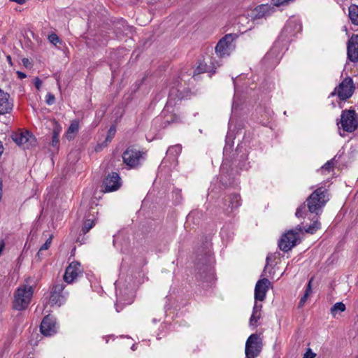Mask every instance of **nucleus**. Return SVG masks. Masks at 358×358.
Here are the masks:
<instances>
[{
	"label": "nucleus",
	"instance_id": "nucleus-27",
	"mask_svg": "<svg viewBox=\"0 0 358 358\" xmlns=\"http://www.w3.org/2000/svg\"><path fill=\"white\" fill-rule=\"evenodd\" d=\"M94 225L95 219L94 217L86 219V220L84 222L83 227L82 228L83 234H87Z\"/></svg>",
	"mask_w": 358,
	"mask_h": 358
},
{
	"label": "nucleus",
	"instance_id": "nucleus-16",
	"mask_svg": "<svg viewBox=\"0 0 358 358\" xmlns=\"http://www.w3.org/2000/svg\"><path fill=\"white\" fill-rule=\"evenodd\" d=\"M271 282L267 278L259 280L255 287V300L262 301L265 299Z\"/></svg>",
	"mask_w": 358,
	"mask_h": 358
},
{
	"label": "nucleus",
	"instance_id": "nucleus-3",
	"mask_svg": "<svg viewBox=\"0 0 358 358\" xmlns=\"http://www.w3.org/2000/svg\"><path fill=\"white\" fill-rule=\"evenodd\" d=\"M34 293L32 286L21 285L14 295L13 308L17 310H25L31 302Z\"/></svg>",
	"mask_w": 358,
	"mask_h": 358
},
{
	"label": "nucleus",
	"instance_id": "nucleus-4",
	"mask_svg": "<svg viewBox=\"0 0 358 358\" xmlns=\"http://www.w3.org/2000/svg\"><path fill=\"white\" fill-rule=\"evenodd\" d=\"M339 129L346 132H353L358 128V116L353 109L343 110L341 119L337 122Z\"/></svg>",
	"mask_w": 358,
	"mask_h": 358
},
{
	"label": "nucleus",
	"instance_id": "nucleus-47",
	"mask_svg": "<svg viewBox=\"0 0 358 358\" xmlns=\"http://www.w3.org/2000/svg\"><path fill=\"white\" fill-rule=\"evenodd\" d=\"M22 62L25 66H27L28 64L29 63V59L27 58L23 59Z\"/></svg>",
	"mask_w": 358,
	"mask_h": 358
},
{
	"label": "nucleus",
	"instance_id": "nucleus-18",
	"mask_svg": "<svg viewBox=\"0 0 358 358\" xmlns=\"http://www.w3.org/2000/svg\"><path fill=\"white\" fill-rule=\"evenodd\" d=\"M347 55L348 59L351 62H358V34H353L348 40Z\"/></svg>",
	"mask_w": 358,
	"mask_h": 358
},
{
	"label": "nucleus",
	"instance_id": "nucleus-35",
	"mask_svg": "<svg viewBox=\"0 0 358 358\" xmlns=\"http://www.w3.org/2000/svg\"><path fill=\"white\" fill-rule=\"evenodd\" d=\"M116 131L115 127H111L108 130V135L106 138V141H110Z\"/></svg>",
	"mask_w": 358,
	"mask_h": 358
},
{
	"label": "nucleus",
	"instance_id": "nucleus-33",
	"mask_svg": "<svg viewBox=\"0 0 358 358\" xmlns=\"http://www.w3.org/2000/svg\"><path fill=\"white\" fill-rule=\"evenodd\" d=\"M232 147H233V142H230L229 136H227V139H226V144L224 148V155H227L228 152H230Z\"/></svg>",
	"mask_w": 358,
	"mask_h": 358
},
{
	"label": "nucleus",
	"instance_id": "nucleus-10",
	"mask_svg": "<svg viewBox=\"0 0 358 358\" xmlns=\"http://www.w3.org/2000/svg\"><path fill=\"white\" fill-rule=\"evenodd\" d=\"M64 288L65 285L63 282L57 283L53 285L50 296V303L52 305L60 306L66 301L69 293L64 292Z\"/></svg>",
	"mask_w": 358,
	"mask_h": 358
},
{
	"label": "nucleus",
	"instance_id": "nucleus-24",
	"mask_svg": "<svg viewBox=\"0 0 358 358\" xmlns=\"http://www.w3.org/2000/svg\"><path fill=\"white\" fill-rule=\"evenodd\" d=\"M349 17L352 23L358 26V6L352 4L349 7Z\"/></svg>",
	"mask_w": 358,
	"mask_h": 358
},
{
	"label": "nucleus",
	"instance_id": "nucleus-32",
	"mask_svg": "<svg viewBox=\"0 0 358 358\" xmlns=\"http://www.w3.org/2000/svg\"><path fill=\"white\" fill-rule=\"evenodd\" d=\"M48 40L49 41L54 44V45H57V43H61L62 41L61 40L59 39V38L58 37V36L55 34H51L48 36Z\"/></svg>",
	"mask_w": 358,
	"mask_h": 358
},
{
	"label": "nucleus",
	"instance_id": "nucleus-40",
	"mask_svg": "<svg viewBox=\"0 0 358 358\" xmlns=\"http://www.w3.org/2000/svg\"><path fill=\"white\" fill-rule=\"evenodd\" d=\"M228 169V164L226 162V159L224 160L223 163L221 165L220 171L222 172V174L227 173Z\"/></svg>",
	"mask_w": 358,
	"mask_h": 358
},
{
	"label": "nucleus",
	"instance_id": "nucleus-39",
	"mask_svg": "<svg viewBox=\"0 0 358 358\" xmlns=\"http://www.w3.org/2000/svg\"><path fill=\"white\" fill-rule=\"evenodd\" d=\"M257 301H255L252 311L258 312V313H261L262 305V304H258Z\"/></svg>",
	"mask_w": 358,
	"mask_h": 358
},
{
	"label": "nucleus",
	"instance_id": "nucleus-21",
	"mask_svg": "<svg viewBox=\"0 0 358 358\" xmlns=\"http://www.w3.org/2000/svg\"><path fill=\"white\" fill-rule=\"evenodd\" d=\"M224 206H227L224 210L227 213H231L235 208L241 206V196L238 194L229 195L224 199Z\"/></svg>",
	"mask_w": 358,
	"mask_h": 358
},
{
	"label": "nucleus",
	"instance_id": "nucleus-50",
	"mask_svg": "<svg viewBox=\"0 0 358 358\" xmlns=\"http://www.w3.org/2000/svg\"><path fill=\"white\" fill-rule=\"evenodd\" d=\"M131 349H132L133 350H135V345H133V346L131 347Z\"/></svg>",
	"mask_w": 358,
	"mask_h": 358
},
{
	"label": "nucleus",
	"instance_id": "nucleus-20",
	"mask_svg": "<svg viewBox=\"0 0 358 358\" xmlns=\"http://www.w3.org/2000/svg\"><path fill=\"white\" fill-rule=\"evenodd\" d=\"M13 108L10 94L0 89V115L9 113Z\"/></svg>",
	"mask_w": 358,
	"mask_h": 358
},
{
	"label": "nucleus",
	"instance_id": "nucleus-28",
	"mask_svg": "<svg viewBox=\"0 0 358 358\" xmlns=\"http://www.w3.org/2000/svg\"><path fill=\"white\" fill-rule=\"evenodd\" d=\"M182 151V145L176 144L175 145L170 146L167 150V154L173 155L174 157H178Z\"/></svg>",
	"mask_w": 358,
	"mask_h": 358
},
{
	"label": "nucleus",
	"instance_id": "nucleus-22",
	"mask_svg": "<svg viewBox=\"0 0 358 358\" xmlns=\"http://www.w3.org/2000/svg\"><path fill=\"white\" fill-rule=\"evenodd\" d=\"M62 131V127L59 125H55L52 130V143L51 145L58 150L59 145V134Z\"/></svg>",
	"mask_w": 358,
	"mask_h": 358
},
{
	"label": "nucleus",
	"instance_id": "nucleus-2",
	"mask_svg": "<svg viewBox=\"0 0 358 358\" xmlns=\"http://www.w3.org/2000/svg\"><path fill=\"white\" fill-rule=\"evenodd\" d=\"M196 264L201 279L208 280L213 278L212 257L208 245L206 246L203 254L198 255Z\"/></svg>",
	"mask_w": 358,
	"mask_h": 358
},
{
	"label": "nucleus",
	"instance_id": "nucleus-6",
	"mask_svg": "<svg viewBox=\"0 0 358 358\" xmlns=\"http://www.w3.org/2000/svg\"><path fill=\"white\" fill-rule=\"evenodd\" d=\"M144 155L134 147H129L122 154L123 162L131 169L136 168L144 160Z\"/></svg>",
	"mask_w": 358,
	"mask_h": 358
},
{
	"label": "nucleus",
	"instance_id": "nucleus-29",
	"mask_svg": "<svg viewBox=\"0 0 358 358\" xmlns=\"http://www.w3.org/2000/svg\"><path fill=\"white\" fill-rule=\"evenodd\" d=\"M335 165V159L333 158L331 160L326 162L321 168L322 171L330 172L333 170Z\"/></svg>",
	"mask_w": 358,
	"mask_h": 358
},
{
	"label": "nucleus",
	"instance_id": "nucleus-42",
	"mask_svg": "<svg viewBox=\"0 0 358 358\" xmlns=\"http://www.w3.org/2000/svg\"><path fill=\"white\" fill-rule=\"evenodd\" d=\"M308 296L307 294H304V295L301 298L299 303V307H302L304 305L306 301L307 300Z\"/></svg>",
	"mask_w": 358,
	"mask_h": 358
},
{
	"label": "nucleus",
	"instance_id": "nucleus-11",
	"mask_svg": "<svg viewBox=\"0 0 358 358\" xmlns=\"http://www.w3.org/2000/svg\"><path fill=\"white\" fill-rule=\"evenodd\" d=\"M301 29L302 26L299 20L296 19H289L281 32L280 38L282 40H289L292 36L300 33Z\"/></svg>",
	"mask_w": 358,
	"mask_h": 358
},
{
	"label": "nucleus",
	"instance_id": "nucleus-19",
	"mask_svg": "<svg viewBox=\"0 0 358 358\" xmlns=\"http://www.w3.org/2000/svg\"><path fill=\"white\" fill-rule=\"evenodd\" d=\"M275 7L278 6L273 3V0L270 3L261 4L255 8V16L257 18L268 17L276 11Z\"/></svg>",
	"mask_w": 358,
	"mask_h": 358
},
{
	"label": "nucleus",
	"instance_id": "nucleus-13",
	"mask_svg": "<svg viewBox=\"0 0 358 358\" xmlns=\"http://www.w3.org/2000/svg\"><path fill=\"white\" fill-rule=\"evenodd\" d=\"M299 234L294 231H289L285 234L278 243L280 249L284 252L290 250L296 244Z\"/></svg>",
	"mask_w": 358,
	"mask_h": 358
},
{
	"label": "nucleus",
	"instance_id": "nucleus-9",
	"mask_svg": "<svg viewBox=\"0 0 358 358\" xmlns=\"http://www.w3.org/2000/svg\"><path fill=\"white\" fill-rule=\"evenodd\" d=\"M261 350L262 342L259 336L256 334L250 335L245 343V357L255 358L259 355Z\"/></svg>",
	"mask_w": 358,
	"mask_h": 358
},
{
	"label": "nucleus",
	"instance_id": "nucleus-49",
	"mask_svg": "<svg viewBox=\"0 0 358 358\" xmlns=\"http://www.w3.org/2000/svg\"><path fill=\"white\" fill-rule=\"evenodd\" d=\"M248 167H249V166L243 165V168H244L245 169H248Z\"/></svg>",
	"mask_w": 358,
	"mask_h": 358
},
{
	"label": "nucleus",
	"instance_id": "nucleus-36",
	"mask_svg": "<svg viewBox=\"0 0 358 358\" xmlns=\"http://www.w3.org/2000/svg\"><path fill=\"white\" fill-rule=\"evenodd\" d=\"M55 98L52 94L48 93L46 95V103L48 105H52L55 103Z\"/></svg>",
	"mask_w": 358,
	"mask_h": 358
},
{
	"label": "nucleus",
	"instance_id": "nucleus-23",
	"mask_svg": "<svg viewBox=\"0 0 358 358\" xmlns=\"http://www.w3.org/2000/svg\"><path fill=\"white\" fill-rule=\"evenodd\" d=\"M265 64H271L272 66H275L278 63V58L274 50H270L264 57L263 59Z\"/></svg>",
	"mask_w": 358,
	"mask_h": 358
},
{
	"label": "nucleus",
	"instance_id": "nucleus-14",
	"mask_svg": "<svg viewBox=\"0 0 358 358\" xmlns=\"http://www.w3.org/2000/svg\"><path fill=\"white\" fill-rule=\"evenodd\" d=\"M83 273L80 264L78 262H71L66 268L64 280L67 283H72Z\"/></svg>",
	"mask_w": 358,
	"mask_h": 358
},
{
	"label": "nucleus",
	"instance_id": "nucleus-17",
	"mask_svg": "<svg viewBox=\"0 0 358 358\" xmlns=\"http://www.w3.org/2000/svg\"><path fill=\"white\" fill-rule=\"evenodd\" d=\"M41 332L46 336H50L57 332L55 320L50 315L45 316L40 327Z\"/></svg>",
	"mask_w": 358,
	"mask_h": 358
},
{
	"label": "nucleus",
	"instance_id": "nucleus-25",
	"mask_svg": "<svg viewBox=\"0 0 358 358\" xmlns=\"http://www.w3.org/2000/svg\"><path fill=\"white\" fill-rule=\"evenodd\" d=\"M79 123L78 121H73L70 124L67 131L66 132V137L69 140L74 138V134L78 131Z\"/></svg>",
	"mask_w": 358,
	"mask_h": 358
},
{
	"label": "nucleus",
	"instance_id": "nucleus-34",
	"mask_svg": "<svg viewBox=\"0 0 358 358\" xmlns=\"http://www.w3.org/2000/svg\"><path fill=\"white\" fill-rule=\"evenodd\" d=\"M52 242V237H50L45 243H43L41 247L40 248V250L38 251V255L43 250H48Z\"/></svg>",
	"mask_w": 358,
	"mask_h": 358
},
{
	"label": "nucleus",
	"instance_id": "nucleus-43",
	"mask_svg": "<svg viewBox=\"0 0 358 358\" xmlns=\"http://www.w3.org/2000/svg\"><path fill=\"white\" fill-rule=\"evenodd\" d=\"M311 281H312V279L309 281V282H308V285L306 287V292H305V294H307L308 296H309V294L312 292Z\"/></svg>",
	"mask_w": 358,
	"mask_h": 358
},
{
	"label": "nucleus",
	"instance_id": "nucleus-45",
	"mask_svg": "<svg viewBox=\"0 0 358 358\" xmlns=\"http://www.w3.org/2000/svg\"><path fill=\"white\" fill-rule=\"evenodd\" d=\"M17 73L18 78L20 79H22V78H24L27 77L26 74L21 71H17Z\"/></svg>",
	"mask_w": 358,
	"mask_h": 358
},
{
	"label": "nucleus",
	"instance_id": "nucleus-7",
	"mask_svg": "<svg viewBox=\"0 0 358 358\" xmlns=\"http://www.w3.org/2000/svg\"><path fill=\"white\" fill-rule=\"evenodd\" d=\"M12 139L23 149H29L36 145L35 136L28 131H20L13 134Z\"/></svg>",
	"mask_w": 358,
	"mask_h": 358
},
{
	"label": "nucleus",
	"instance_id": "nucleus-8",
	"mask_svg": "<svg viewBox=\"0 0 358 358\" xmlns=\"http://www.w3.org/2000/svg\"><path fill=\"white\" fill-rule=\"evenodd\" d=\"M355 90L352 79L345 78L339 85L331 93V96L337 94L341 100L345 101L352 96Z\"/></svg>",
	"mask_w": 358,
	"mask_h": 358
},
{
	"label": "nucleus",
	"instance_id": "nucleus-31",
	"mask_svg": "<svg viewBox=\"0 0 358 358\" xmlns=\"http://www.w3.org/2000/svg\"><path fill=\"white\" fill-rule=\"evenodd\" d=\"M320 227V223L317 220L310 224L306 229V231L310 234H314Z\"/></svg>",
	"mask_w": 358,
	"mask_h": 358
},
{
	"label": "nucleus",
	"instance_id": "nucleus-37",
	"mask_svg": "<svg viewBox=\"0 0 358 358\" xmlns=\"http://www.w3.org/2000/svg\"><path fill=\"white\" fill-rule=\"evenodd\" d=\"M316 354L313 352L310 348H308L303 358H315Z\"/></svg>",
	"mask_w": 358,
	"mask_h": 358
},
{
	"label": "nucleus",
	"instance_id": "nucleus-12",
	"mask_svg": "<svg viewBox=\"0 0 358 358\" xmlns=\"http://www.w3.org/2000/svg\"><path fill=\"white\" fill-rule=\"evenodd\" d=\"M120 281L118 280L116 282V294L117 296V303L115 304L117 312H120L119 304H131L134 301V293L132 289H126L124 292H123L120 288Z\"/></svg>",
	"mask_w": 358,
	"mask_h": 358
},
{
	"label": "nucleus",
	"instance_id": "nucleus-15",
	"mask_svg": "<svg viewBox=\"0 0 358 358\" xmlns=\"http://www.w3.org/2000/svg\"><path fill=\"white\" fill-rule=\"evenodd\" d=\"M103 192H111L117 190L121 187V179L117 173L108 174L103 180Z\"/></svg>",
	"mask_w": 358,
	"mask_h": 358
},
{
	"label": "nucleus",
	"instance_id": "nucleus-26",
	"mask_svg": "<svg viewBox=\"0 0 358 358\" xmlns=\"http://www.w3.org/2000/svg\"><path fill=\"white\" fill-rule=\"evenodd\" d=\"M345 308V305L343 302H337L331 308L330 312L334 317H336L341 313L344 312Z\"/></svg>",
	"mask_w": 358,
	"mask_h": 358
},
{
	"label": "nucleus",
	"instance_id": "nucleus-1",
	"mask_svg": "<svg viewBox=\"0 0 358 358\" xmlns=\"http://www.w3.org/2000/svg\"><path fill=\"white\" fill-rule=\"evenodd\" d=\"M329 199L327 190L324 187H318L307 198L306 202L296 209V217H304L308 211L319 215Z\"/></svg>",
	"mask_w": 358,
	"mask_h": 358
},
{
	"label": "nucleus",
	"instance_id": "nucleus-51",
	"mask_svg": "<svg viewBox=\"0 0 358 358\" xmlns=\"http://www.w3.org/2000/svg\"><path fill=\"white\" fill-rule=\"evenodd\" d=\"M268 260H269V257H266V262H267V264L268 263Z\"/></svg>",
	"mask_w": 358,
	"mask_h": 358
},
{
	"label": "nucleus",
	"instance_id": "nucleus-44",
	"mask_svg": "<svg viewBox=\"0 0 358 358\" xmlns=\"http://www.w3.org/2000/svg\"><path fill=\"white\" fill-rule=\"evenodd\" d=\"M199 214L198 211H192L188 215H187V220H189L190 219L193 218L196 215Z\"/></svg>",
	"mask_w": 358,
	"mask_h": 358
},
{
	"label": "nucleus",
	"instance_id": "nucleus-46",
	"mask_svg": "<svg viewBox=\"0 0 358 358\" xmlns=\"http://www.w3.org/2000/svg\"><path fill=\"white\" fill-rule=\"evenodd\" d=\"M175 94V90H174V87L172 88L171 92H170V94H169V101L171 102V97L174 95Z\"/></svg>",
	"mask_w": 358,
	"mask_h": 358
},
{
	"label": "nucleus",
	"instance_id": "nucleus-38",
	"mask_svg": "<svg viewBox=\"0 0 358 358\" xmlns=\"http://www.w3.org/2000/svg\"><path fill=\"white\" fill-rule=\"evenodd\" d=\"M179 122V117H178L176 115H171V119L169 120L167 119L166 120V122H167L168 124H170L171 122Z\"/></svg>",
	"mask_w": 358,
	"mask_h": 358
},
{
	"label": "nucleus",
	"instance_id": "nucleus-5",
	"mask_svg": "<svg viewBox=\"0 0 358 358\" xmlns=\"http://www.w3.org/2000/svg\"><path fill=\"white\" fill-rule=\"evenodd\" d=\"M238 36L236 34H228L223 36L215 46V53L220 58L229 57L235 50L234 41Z\"/></svg>",
	"mask_w": 358,
	"mask_h": 358
},
{
	"label": "nucleus",
	"instance_id": "nucleus-48",
	"mask_svg": "<svg viewBox=\"0 0 358 358\" xmlns=\"http://www.w3.org/2000/svg\"><path fill=\"white\" fill-rule=\"evenodd\" d=\"M7 60H8V62H9V64H10V65H12V62H11V57H10V56H9V55H8V56H7Z\"/></svg>",
	"mask_w": 358,
	"mask_h": 358
},
{
	"label": "nucleus",
	"instance_id": "nucleus-41",
	"mask_svg": "<svg viewBox=\"0 0 358 358\" xmlns=\"http://www.w3.org/2000/svg\"><path fill=\"white\" fill-rule=\"evenodd\" d=\"M34 85H35L36 88L38 90H39L42 85V81L38 78H36L34 80Z\"/></svg>",
	"mask_w": 358,
	"mask_h": 358
},
{
	"label": "nucleus",
	"instance_id": "nucleus-30",
	"mask_svg": "<svg viewBox=\"0 0 358 358\" xmlns=\"http://www.w3.org/2000/svg\"><path fill=\"white\" fill-rule=\"evenodd\" d=\"M261 317V313L258 312L252 311L251 317L250 318L249 324L250 326H256L258 320Z\"/></svg>",
	"mask_w": 358,
	"mask_h": 358
}]
</instances>
